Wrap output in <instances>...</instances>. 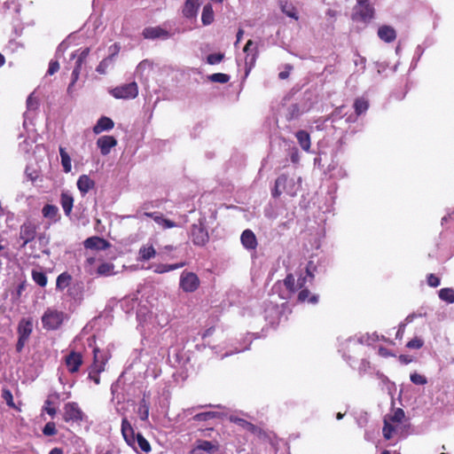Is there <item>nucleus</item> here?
Returning <instances> with one entry per match:
<instances>
[{"instance_id": "1", "label": "nucleus", "mask_w": 454, "mask_h": 454, "mask_svg": "<svg viewBox=\"0 0 454 454\" xmlns=\"http://www.w3.org/2000/svg\"><path fill=\"white\" fill-rule=\"evenodd\" d=\"M301 186V178L295 175L291 176L285 174L278 176L275 182V187L272 190V196L278 197L283 192L290 196H295Z\"/></svg>"}, {"instance_id": "2", "label": "nucleus", "mask_w": 454, "mask_h": 454, "mask_svg": "<svg viewBox=\"0 0 454 454\" xmlns=\"http://www.w3.org/2000/svg\"><path fill=\"white\" fill-rule=\"evenodd\" d=\"M65 318L64 312L48 309L42 317L43 326L47 330H56L62 325Z\"/></svg>"}, {"instance_id": "3", "label": "nucleus", "mask_w": 454, "mask_h": 454, "mask_svg": "<svg viewBox=\"0 0 454 454\" xmlns=\"http://www.w3.org/2000/svg\"><path fill=\"white\" fill-rule=\"evenodd\" d=\"M109 93L115 98L131 99L137 97L138 87L137 82H132L111 89Z\"/></svg>"}, {"instance_id": "4", "label": "nucleus", "mask_w": 454, "mask_h": 454, "mask_svg": "<svg viewBox=\"0 0 454 454\" xmlns=\"http://www.w3.org/2000/svg\"><path fill=\"white\" fill-rule=\"evenodd\" d=\"M93 353L94 361L89 371V378L98 385L100 383L99 373L105 370L106 358L97 348L93 350Z\"/></svg>"}, {"instance_id": "5", "label": "nucleus", "mask_w": 454, "mask_h": 454, "mask_svg": "<svg viewBox=\"0 0 454 454\" xmlns=\"http://www.w3.org/2000/svg\"><path fill=\"white\" fill-rule=\"evenodd\" d=\"M179 286L184 292L192 293L199 288L200 279L195 273L184 270L181 273Z\"/></svg>"}, {"instance_id": "6", "label": "nucleus", "mask_w": 454, "mask_h": 454, "mask_svg": "<svg viewBox=\"0 0 454 454\" xmlns=\"http://www.w3.org/2000/svg\"><path fill=\"white\" fill-rule=\"evenodd\" d=\"M84 414L79 405L74 403H67L64 405L63 419L66 422H80L83 419Z\"/></svg>"}, {"instance_id": "7", "label": "nucleus", "mask_w": 454, "mask_h": 454, "mask_svg": "<svg viewBox=\"0 0 454 454\" xmlns=\"http://www.w3.org/2000/svg\"><path fill=\"white\" fill-rule=\"evenodd\" d=\"M36 229V225L30 220H27L21 224L20 229V239L23 241L21 247H25L29 242L35 239Z\"/></svg>"}, {"instance_id": "8", "label": "nucleus", "mask_w": 454, "mask_h": 454, "mask_svg": "<svg viewBox=\"0 0 454 454\" xmlns=\"http://www.w3.org/2000/svg\"><path fill=\"white\" fill-rule=\"evenodd\" d=\"M142 35L145 39L149 40H167L171 36V34L169 31L166 30L165 28L157 26V27H147L144 28L142 32Z\"/></svg>"}, {"instance_id": "9", "label": "nucleus", "mask_w": 454, "mask_h": 454, "mask_svg": "<svg viewBox=\"0 0 454 454\" xmlns=\"http://www.w3.org/2000/svg\"><path fill=\"white\" fill-rule=\"evenodd\" d=\"M307 281V277H301L297 280L292 274H289L284 279V286L288 291V294L283 296L284 299L289 298V295L294 294L298 290L301 289L305 286V283Z\"/></svg>"}, {"instance_id": "10", "label": "nucleus", "mask_w": 454, "mask_h": 454, "mask_svg": "<svg viewBox=\"0 0 454 454\" xmlns=\"http://www.w3.org/2000/svg\"><path fill=\"white\" fill-rule=\"evenodd\" d=\"M191 238L196 246H204L208 241L207 231L201 224H193L192 226Z\"/></svg>"}, {"instance_id": "11", "label": "nucleus", "mask_w": 454, "mask_h": 454, "mask_svg": "<svg viewBox=\"0 0 454 454\" xmlns=\"http://www.w3.org/2000/svg\"><path fill=\"white\" fill-rule=\"evenodd\" d=\"M144 216H147L152 218L160 228L162 230L171 229L175 227H179V224L176 222L169 220L168 218H165L162 214L158 212H150V213H144Z\"/></svg>"}, {"instance_id": "12", "label": "nucleus", "mask_w": 454, "mask_h": 454, "mask_svg": "<svg viewBox=\"0 0 454 454\" xmlns=\"http://www.w3.org/2000/svg\"><path fill=\"white\" fill-rule=\"evenodd\" d=\"M374 14V8L371 4H356L353 14L354 20H361L364 22L371 20Z\"/></svg>"}, {"instance_id": "13", "label": "nucleus", "mask_w": 454, "mask_h": 454, "mask_svg": "<svg viewBox=\"0 0 454 454\" xmlns=\"http://www.w3.org/2000/svg\"><path fill=\"white\" fill-rule=\"evenodd\" d=\"M121 434L125 442L135 450H137L136 439L137 434L134 432L130 423L127 419H123L121 421Z\"/></svg>"}, {"instance_id": "14", "label": "nucleus", "mask_w": 454, "mask_h": 454, "mask_svg": "<svg viewBox=\"0 0 454 454\" xmlns=\"http://www.w3.org/2000/svg\"><path fill=\"white\" fill-rule=\"evenodd\" d=\"M153 68V63L149 59H144L137 65L135 76L137 77L140 82H147Z\"/></svg>"}, {"instance_id": "15", "label": "nucleus", "mask_w": 454, "mask_h": 454, "mask_svg": "<svg viewBox=\"0 0 454 454\" xmlns=\"http://www.w3.org/2000/svg\"><path fill=\"white\" fill-rule=\"evenodd\" d=\"M244 52L247 54L245 63L251 69L257 58V47L252 40L247 41L244 47Z\"/></svg>"}, {"instance_id": "16", "label": "nucleus", "mask_w": 454, "mask_h": 454, "mask_svg": "<svg viewBox=\"0 0 454 454\" xmlns=\"http://www.w3.org/2000/svg\"><path fill=\"white\" fill-rule=\"evenodd\" d=\"M116 145L117 140L112 136H102L97 140V145L102 155H107Z\"/></svg>"}, {"instance_id": "17", "label": "nucleus", "mask_w": 454, "mask_h": 454, "mask_svg": "<svg viewBox=\"0 0 454 454\" xmlns=\"http://www.w3.org/2000/svg\"><path fill=\"white\" fill-rule=\"evenodd\" d=\"M82 364V357L80 353L71 352L66 357V364L67 366L68 371L71 373H74V372H78Z\"/></svg>"}, {"instance_id": "18", "label": "nucleus", "mask_w": 454, "mask_h": 454, "mask_svg": "<svg viewBox=\"0 0 454 454\" xmlns=\"http://www.w3.org/2000/svg\"><path fill=\"white\" fill-rule=\"evenodd\" d=\"M242 246L247 250H254L257 247V239L251 230H245L240 237Z\"/></svg>"}, {"instance_id": "19", "label": "nucleus", "mask_w": 454, "mask_h": 454, "mask_svg": "<svg viewBox=\"0 0 454 454\" xmlns=\"http://www.w3.org/2000/svg\"><path fill=\"white\" fill-rule=\"evenodd\" d=\"M84 247L88 249L105 250L109 247V243L102 238L94 236L85 239Z\"/></svg>"}, {"instance_id": "20", "label": "nucleus", "mask_w": 454, "mask_h": 454, "mask_svg": "<svg viewBox=\"0 0 454 454\" xmlns=\"http://www.w3.org/2000/svg\"><path fill=\"white\" fill-rule=\"evenodd\" d=\"M156 250L152 244H145L138 250L137 261L146 262L156 256Z\"/></svg>"}, {"instance_id": "21", "label": "nucleus", "mask_w": 454, "mask_h": 454, "mask_svg": "<svg viewBox=\"0 0 454 454\" xmlns=\"http://www.w3.org/2000/svg\"><path fill=\"white\" fill-rule=\"evenodd\" d=\"M94 187L95 182L88 175H82L77 180V188L82 196Z\"/></svg>"}, {"instance_id": "22", "label": "nucleus", "mask_w": 454, "mask_h": 454, "mask_svg": "<svg viewBox=\"0 0 454 454\" xmlns=\"http://www.w3.org/2000/svg\"><path fill=\"white\" fill-rule=\"evenodd\" d=\"M114 123L112 119L103 116L98 119L96 125L93 127V132L95 134H100L103 131L110 130L114 128Z\"/></svg>"}, {"instance_id": "23", "label": "nucleus", "mask_w": 454, "mask_h": 454, "mask_svg": "<svg viewBox=\"0 0 454 454\" xmlns=\"http://www.w3.org/2000/svg\"><path fill=\"white\" fill-rule=\"evenodd\" d=\"M32 330H33V324L30 319L23 318L20 321L19 325H18L19 337L28 340V338L32 333Z\"/></svg>"}, {"instance_id": "24", "label": "nucleus", "mask_w": 454, "mask_h": 454, "mask_svg": "<svg viewBox=\"0 0 454 454\" xmlns=\"http://www.w3.org/2000/svg\"><path fill=\"white\" fill-rule=\"evenodd\" d=\"M200 0H186L183 9V14L186 18H194L197 15Z\"/></svg>"}, {"instance_id": "25", "label": "nucleus", "mask_w": 454, "mask_h": 454, "mask_svg": "<svg viewBox=\"0 0 454 454\" xmlns=\"http://www.w3.org/2000/svg\"><path fill=\"white\" fill-rule=\"evenodd\" d=\"M400 429L401 424H394L393 422H390L389 419H384V427L382 431L385 439H391L394 435L397 434Z\"/></svg>"}, {"instance_id": "26", "label": "nucleus", "mask_w": 454, "mask_h": 454, "mask_svg": "<svg viewBox=\"0 0 454 454\" xmlns=\"http://www.w3.org/2000/svg\"><path fill=\"white\" fill-rule=\"evenodd\" d=\"M378 35L382 41L386 43H391L395 39L396 33L395 30L390 26H381L378 29Z\"/></svg>"}, {"instance_id": "27", "label": "nucleus", "mask_w": 454, "mask_h": 454, "mask_svg": "<svg viewBox=\"0 0 454 454\" xmlns=\"http://www.w3.org/2000/svg\"><path fill=\"white\" fill-rule=\"evenodd\" d=\"M60 204L65 215L67 216L70 215L74 206L72 194L68 192H63L60 196Z\"/></svg>"}, {"instance_id": "28", "label": "nucleus", "mask_w": 454, "mask_h": 454, "mask_svg": "<svg viewBox=\"0 0 454 454\" xmlns=\"http://www.w3.org/2000/svg\"><path fill=\"white\" fill-rule=\"evenodd\" d=\"M184 265H185V262H178V263H174V264L159 263V264H155V265L152 266L151 268H153V272L158 273V274H162V273H166V272H168L171 270L180 269V268L184 267Z\"/></svg>"}, {"instance_id": "29", "label": "nucleus", "mask_w": 454, "mask_h": 454, "mask_svg": "<svg viewBox=\"0 0 454 454\" xmlns=\"http://www.w3.org/2000/svg\"><path fill=\"white\" fill-rule=\"evenodd\" d=\"M43 217L51 220L56 223L59 218V208L51 204L45 205L42 209Z\"/></svg>"}, {"instance_id": "30", "label": "nucleus", "mask_w": 454, "mask_h": 454, "mask_svg": "<svg viewBox=\"0 0 454 454\" xmlns=\"http://www.w3.org/2000/svg\"><path fill=\"white\" fill-rule=\"evenodd\" d=\"M279 7L282 12L285 13L286 16L294 19L295 20L299 19L296 8L293 5V4H290L287 1L281 0L279 2Z\"/></svg>"}, {"instance_id": "31", "label": "nucleus", "mask_w": 454, "mask_h": 454, "mask_svg": "<svg viewBox=\"0 0 454 454\" xmlns=\"http://www.w3.org/2000/svg\"><path fill=\"white\" fill-rule=\"evenodd\" d=\"M295 137L301 147L304 151L308 152L310 148V137L309 133L305 130H299L296 132Z\"/></svg>"}, {"instance_id": "32", "label": "nucleus", "mask_w": 454, "mask_h": 454, "mask_svg": "<svg viewBox=\"0 0 454 454\" xmlns=\"http://www.w3.org/2000/svg\"><path fill=\"white\" fill-rule=\"evenodd\" d=\"M298 301L301 302L308 301V302L311 304H316L318 301V296L316 294L310 295L309 291L307 288L302 287L300 289L298 294Z\"/></svg>"}, {"instance_id": "33", "label": "nucleus", "mask_w": 454, "mask_h": 454, "mask_svg": "<svg viewBox=\"0 0 454 454\" xmlns=\"http://www.w3.org/2000/svg\"><path fill=\"white\" fill-rule=\"evenodd\" d=\"M71 280L72 277L70 274H68L67 272L61 273L57 278L56 288L60 291L64 290L70 285Z\"/></svg>"}, {"instance_id": "34", "label": "nucleus", "mask_w": 454, "mask_h": 454, "mask_svg": "<svg viewBox=\"0 0 454 454\" xmlns=\"http://www.w3.org/2000/svg\"><path fill=\"white\" fill-rule=\"evenodd\" d=\"M201 21L205 26L210 25L214 21V11L210 4H206L203 7Z\"/></svg>"}, {"instance_id": "35", "label": "nucleus", "mask_w": 454, "mask_h": 454, "mask_svg": "<svg viewBox=\"0 0 454 454\" xmlns=\"http://www.w3.org/2000/svg\"><path fill=\"white\" fill-rule=\"evenodd\" d=\"M59 154L61 158V165L65 173H69L72 169L71 158L66 152L65 148L59 147Z\"/></svg>"}, {"instance_id": "36", "label": "nucleus", "mask_w": 454, "mask_h": 454, "mask_svg": "<svg viewBox=\"0 0 454 454\" xmlns=\"http://www.w3.org/2000/svg\"><path fill=\"white\" fill-rule=\"evenodd\" d=\"M97 273L104 277L114 275V265L110 262H103L98 267Z\"/></svg>"}, {"instance_id": "37", "label": "nucleus", "mask_w": 454, "mask_h": 454, "mask_svg": "<svg viewBox=\"0 0 454 454\" xmlns=\"http://www.w3.org/2000/svg\"><path fill=\"white\" fill-rule=\"evenodd\" d=\"M195 450H203L207 453H214L218 450V447L209 441L202 440L198 442Z\"/></svg>"}, {"instance_id": "38", "label": "nucleus", "mask_w": 454, "mask_h": 454, "mask_svg": "<svg viewBox=\"0 0 454 454\" xmlns=\"http://www.w3.org/2000/svg\"><path fill=\"white\" fill-rule=\"evenodd\" d=\"M405 417L404 411L401 408H397L393 411L392 414L386 415L384 419H389L390 422L394 424H402L403 419Z\"/></svg>"}, {"instance_id": "39", "label": "nucleus", "mask_w": 454, "mask_h": 454, "mask_svg": "<svg viewBox=\"0 0 454 454\" xmlns=\"http://www.w3.org/2000/svg\"><path fill=\"white\" fill-rule=\"evenodd\" d=\"M439 298L448 303L454 302V289L452 288H442L439 291Z\"/></svg>"}, {"instance_id": "40", "label": "nucleus", "mask_w": 454, "mask_h": 454, "mask_svg": "<svg viewBox=\"0 0 454 454\" xmlns=\"http://www.w3.org/2000/svg\"><path fill=\"white\" fill-rule=\"evenodd\" d=\"M369 107L368 101L363 98L356 99L354 103L355 112L357 115H360L367 111Z\"/></svg>"}, {"instance_id": "41", "label": "nucleus", "mask_w": 454, "mask_h": 454, "mask_svg": "<svg viewBox=\"0 0 454 454\" xmlns=\"http://www.w3.org/2000/svg\"><path fill=\"white\" fill-rule=\"evenodd\" d=\"M136 445H137L136 451H138V449L145 452H148L151 450L150 443L140 434H137Z\"/></svg>"}, {"instance_id": "42", "label": "nucleus", "mask_w": 454, "mask_h": 454, "mask_svg": "<svg viewBox=\"0 0 454 454\" xmlns=\"http://www.w3.org/2000/svg\"><path fill=\"white\" fill-rule=\"evenodd\" d=\"M230 419H231V422L240 426L241 427H243V428H245V429H247L248 431L253 432L255 429V427L252 423H250V422H248V421H247V420H245L243 419L231 416L230 418Z\"/></svg>"}, {"instance_id": "43", "label": "nucleus", "mask_w": 454, "mask_h": 454, "mask_svg": "<svg viewBox=\"0 0 454 454\" xmlns=\"http://www.w3.org/2000/svg\"><path fill=\"white\" fill-rule=\"evenodd\" d=\"M33 280L40 286L44 287L47 285V277L42 271H32Z\"/></svg>"}, {"instance_id": "44", "label": "nucleus", "mask_w": 454, "mask_h": 454, "mask_svg": "<svg viewBox=\"0 0 454 454\" xmlns=\"http://www.w3.org/2000/svg\"><path fill=\"white\" fill-rule=\"evenodd\" d=\"M137 413L140 419L147 420L149 416V404L145 399L140 402Z\"/></svg>"}, {"instance_id": "45", "label": "nucleus", "mask_w": 454, "mask_h": 454, "mask_svg": "<svg viewBox=\"0 0 454 454\" xmlns=\"http://www.w3.org/2000/svg\"><path fill=\"white\" fill-rule=\"evenodd\" d=\"M90 52L89 48H85L82 51H77L72 54V58H77L75 65L81 66L82 65L83 61L86 59Z\"/></svg>"}, {"instance_id": "46", "label": "nucleus", "mask_w": 454, "mask_h": 454, "mask_svg": "<svg viewBox=\"0 0 454 454\" xmlns=\"http://www.w3.org/2000/svg\"><path fill=\"white\" fill-rule=\"evenodd\" d=\"M207 78L212 82H219V83H226L230 80V76L226 74H223V73H215V74H210Z\"/></svg>"}, {"instance_id": "47", "label": "nucleus", "mask_w": 454, "mask_h": 454, "mask_svg": "<svg viewBox=\"0 0 454 454\" xmlns=\"http://www.w3.org/2000/svg\"><path fill=\"white\" fill-rule=\"evenodd\" d=\"M112 63H113V57L112 56L104 59L98 64V66L97 67V69H96L97 72L101 74H105L106 73V70H107L108 67L110 65H112Z\"/></svg>"}, {"instance_id": "48", "label": "nucleus", "mask_w": 454, "mask_h": 454, "mask_svg": "<svg viewBox=\"0 0 454 454\" xmlns=\"http://www.w3.org/2000/svg\"><path fill=\"white\" fill-rule=\"evenodd\" d=\"M410 380L415 385L424 386L427 383V379L418 372L411 373Z\"/></svg>"}, {"instance_id": "49", "label": "nucleus", "mask_w": 454, "mask_h": 454, "mask_svg": "<svg viewBox=\"0 0 454 454\" xmlns=\"http://www.w3.org/2000/svg\"><path fill=\"white\" fill-rule=\"evenodd\" d=\"M39 106V99L35 96V93H31L27 99V111H35Z\"/></svg>"}, {"instance_id": "50", "label": "nucleus", "mask_w": 454, "mask_h": 454, "mask_svg": "<svg viewBox=\"0 0 454 454\" xmlns=\"http://www.w3.org/2000/svg\"><path fill=\"white\" fill-rule=\"evenodd\" d=\"M224 58V54L218 52V53H213L209 54L207 57V63L209 65H216L219 64Z\"/></svg>"}, {"instance_id": "51", "label": "nucleus", "mask_w": 454, "mask_h": 454, "mask_svg": "<svg viewBox=\"0 0 454 454\" xmlns=\"http://www.w3.org/2000/svg\"><path fill=\"white\" fill-rule=\"evenodd\" d=\"M424 345V340L419 337H415L407 342L406 347L410 349H419Z\"/></svg>"}, {"instance_id": "52", "label": "nucleus", "mask_w": 454, "mask_h": 454, "mask_svg": "<svg viewBox=\"0 0 454 454\" xmlns=\"http://www.w3.org/2000/svg\"><path fill=\"white\" fill-rule=\"evenodd\" d=\"M216 416V413L214 411H207L198 413L193 417V419L196 421H206L211 419Z\"/></svg>"}, {"instance_id": "53", "label": "nucleus", "mask_w": 454, "mask_h": 454, "mask_svg": "<svg viewBox=\"0 0 454 454\" xmlns=\"http://www.w3.org/2000/svg\"><path fill=\"white\" fill-rule=\"evenodd\" d=\"M43 434L48 435V436L55 435L57 433L55 424L53 422H48L44 426V427L43 429Z\"/></svg>"}, {"instance_id": "54", "label": "nucleus", "mask_w": 454, "mask_h": 454, "mask_svg": "<svg viewBox=\"0 0 454 454\" xmlns=\"http://www.w3.org/2000/svg\"><path fill=\"white\" fill-rule=\"evenodd\" d=\"M292 69H293V67L290 64H286L284 67V70L279 72L278 78L281 80H285V79L288 78Z\"/></svg>"}, {"instance_id": "55", "label": "nucleus", "mask_w": 454, "mask_h": 454, "mask_svg": "<svg viewBox=\"0 0 454 454\" xmlns=\"http://www.w3.org/2000/svg\"><path fill=\"white\" fill-rule=\"evenodd\" d=\"M59 69V62L57 60H51V62L49 64V68H48V71H47V74L52 75L56 72H58Z\"/></svg>"}, {"instance_id": "56", "label": "nucleus", "mask_w": 454, "mask_h": 454, "mask_svg": "<svg viewBox=\"0 0 454 454\" xmlns=\"http://www.w3.org/2000/svg\"><path fill=\"white\" fill-rule=\"evenodd\" d=\"M427 284L432 287H437L440 286V278L434 274H429L427 276Z\"/></svg>"}, {"instance_id": "57", "label": "nucleus", "mask_w": 454, "mask_h": 454, "mask_svg": "<svg viewBox=\"0 0 454 454\" xmlns=\"http://www.w3.org/2000/svg\"><path fill=\"white\" fill-rule=\"evenodd\" d=\"M82 290V283H76L69 289V294L70 295H76L81 294Z\"/></svg>"}, {"instance_id": "58", "label": "nucleus", "mask_w": 454, "mask_h": 454, "mask_svg": "<svg viewBox=\"0 0 454 454\" xmlns=\"http://www.w3.org/2000/svg\"><path fill=\"white\" fill-rule=\"evenodd\" d=\"M80 70H81V66H78V65H75L73 72H72V82L73 83H75L79 78V74H80Z\"/></svg>"}, {"instance_id": "59", "label": "nucleus", "mask_w": 454, "mask_h": 454, "mask_svg": "<svg viewBox=\"0 0 454 454\" xmlns=\"http://www.w3.org/2000/svg\"><path fill=\"white\" fill-rule=\"evenodd\" d=\"M378 353L380 356L387 357L393 356L394 355L386 348L380 347L378 350Z\"/></svg>"}, {"instance_id": "60", "label": "nucleus", "mask_w": 454, "mask_h": 454, "mask_svg": "<svg viewBox=\"0 0 454 454\" xmlns=\"http://www.w3.org/2000/svg\"><path fill=\"white\" fill-rule=\"evenodd\" d=\"M27 341V339H23L21 337H19V340H18V342L16 345V349L18 352H20L23 349Z\"/></svg>"}, {"instance_id": "61", "label": "nucleus", "mask_w": 454, "mask_h": 454, "mask_svg": "<svg viewBox=\"0 0 454 454\" xmlns=\"http://www.w3.org/2000/svg\"><path fill=\"white\" fill-rule=\"evenodd\" d=\"M405 325H406V324H404V323H403L399 325V329L396 333V338H402V336L404 333Z\"/></svg>"}, {"instance_id": "62", "label": "nucleus", "mask_w": 454, "mask_h": 454, "mask_svg": "<svg viewBox=\"0 0 454 454\" xmlns=\"http://www.w3.org/2000/svg\"><path fill=\"white\" fill-rule=\"evenodd\" d=\"M337 15H338V12L335 10L329 9L326 12V16L329 17V18H333L334 19V18L337 17Z\"/></svg>"}, {"instance_id": "63", "label": "nucleus", "mask_w": 454, "mask_h": 454, "mask_svg": "<svg viewBox=\"0 0 454 454\" xmlns=\"http://www.w3.org/2000/svg\"><path fill=\"white\" fill-rule=\"evenodd\" d=\"M399 360L401 362H403V364H409L411 362V358H409L407 356H403V355L399 356Z\"/></svg>"}, {"instance_id": "64", "label": "nucleus", "mask_w": 454, "mask_h": 454, "mask_svg": "<svg viewBox=\"0 0 454 454\" xmlns=\"http://www.w3.org/2000/svg\"><path fill=\"white\" fill-rule=\"evenodd\" d=\"M49 454H63V451L59 448H54L50 451Z\"/></svg>"}]
</instances>
